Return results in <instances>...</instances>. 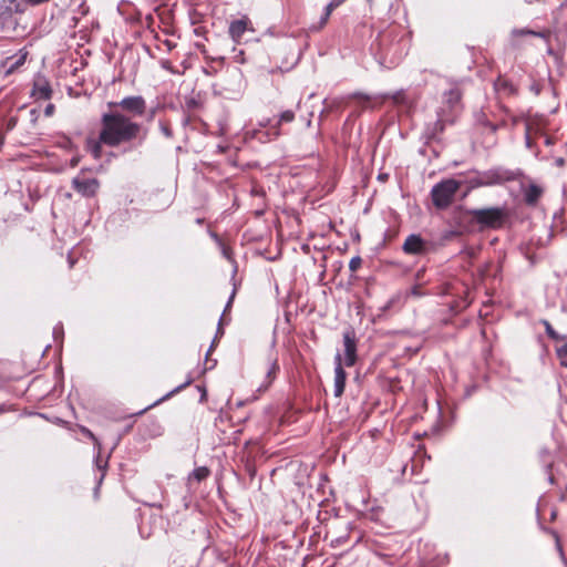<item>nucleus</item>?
<instances>
[{
	"label": "nucleus",
	"mask_w": 567,
	"mask_h": 567,
	"mask_svg": "<svg viewBox=\"0 0 567 567\" xmlns=\"http://www.w3.org/2000/svg\"><path fill=\"white\" fill-rule=\"evenodd\" d=\"M146 132L140 123L114 110L102 115L99 138L103 144L111 147L134 141L142 144L146 138Z\"/></svg>",
	"instance_id": "1"
},
{
	"label": "nucleus",
	"mask_w": 567,
	"mask_h": 567,
	"mask_svg": "<svg viewBox=\"0 0 567 567\" xmlns=\"http://www.w3.org/2000/svg\"><path fill=\"white\" fill-rule=\"evenodd\" d=\"M403 32L392 27L381 31L371 43V52L381 66L391 69L395 66L406 52Z\"/></svg>",
	"instance_id": "2"
},
{
	"label": "nucleus",
	"mask_w": 567,
	"mask_h": 567,
	"mask_svg": "<svg viewBox=\"0 0 567 567\" xmlns=\"http://www.w3.org/2000/svg\"><path fill=\"white\" fill-rule=\"evenodd\" d=\"M462 92L457 84L443 93L442 106L437 111L436 131L442 132L445 124L453 123L461 110Z\"/></svg>",
	"instance_id": "3"
},
{
	"label": "nucleus",
	"mask_w": 567,
	"mask_h": 567,
	"mask_svg": "<svg viewBox=\"0 0 567 567\" xmlns=\"http://www.w3.org/2000/svg\"><path fill=\"white\" fill-rule=\"evenodd\" d=\"M467 215L482 227L496 229L503 226L508 213L506 207H488L468 209Z\"/></svg>",
	"instance_id": "4"
},
{
	"label": "nucleus",
	"mask_w": 567,
	"mask_h": 567,
	"mask_svg": "<svg viewBox=\"0 0 567 567\" xmlns=\"http://www.w3.org/2000/svg\"><path fill=\"white\" fill-rule=\"evenodd\" d=\"M461 185V181L452 178L435 184L431 190L433 205L440 209L449 207Z\"/></svg>",
	"instance_id": "5"
},
{
	"label": "nucleus",
	"mask_w": 567,
	"mask_h": 567,
	"mask_svg": "<svg viewBox=\"0 0 567 567\" xmlns=\"http://www.w3.org/2000/svg\"><path fill=\"white\" fill-rule=\"evenodd\" d=\"M110 105L120 109V112L124 113L131 118L143 116L146 112V101L141 95L126 96L120 102L111 103Z\"/></svg>",
	"instance_id": "6"
},
{
	"label": "nucleus",
	"mask_w": 567,
	"mask_h": 567,
	"mask_svg": "<svg viewBox=\"0 0 567 567\" xmlns=\"http://www.w3.org/2000/svg\"><path fill=\"white\" fill-rule=\"evenodd\" d=\"M514 179L515 174L512 171L501 167H495L478 173V184H485V186L499 185Z\"/></svg>",
	"instance_id": "7"
},
{
	"label": "nucleus",
	"mask_w": 567,
	"mask_h": 567,
	"mask_svg": "<svg viewBox=\"0 0 567 567\" xmlns=\"http://www.w3.org/2000/svg\"><path fill=\"white\" fill-rule=\"evenodd\" d=\"M72 188L83 197H93L100 188V182L96 178L86 177L83 172L72 179Z\"/></svg>",
	"instance_id": "8"
},
{
	"label": "nucleus",
	"mask_w": 567,
	"mask_h": 567,
	"mask_svg": "<svg viewBox=\"0 0 567 567\" xmlns=\"http://www.w3.org/2000/svg\"><path fill=\"white\" fill-rule=\"evenodd\" d=\"M53 91L49 80L42 75L38 74L32 84L31 97L35 101H48L52 97Z\"/></svg>",
	"instance_id": "9"
},
{
	"label": "nucleus",
	"mask_w": 567,
	"mask_h": 567,
	"mask_svg": "<svg viewBox=\"0 0 567 567\" xmlns=\"http://www.w3.org/2000/svg\"><path fill=\"white\" fill-rule=\"evenodd\" d=\"M344 364L352 367L357 361V341L353 331L348 330L343 333Z\"/></svg>",
	"instance_id": "10"
},
{
	"label": "nucleus",
	"mask_w": 567,
	"mask_h": 567,
	"mask_svg": "<svg viewBox=\"0 0 567 567\" xmlns=\"http://www.w3.org/2000/svg\"><path fill=\"white\" fill-rule=\"evenodd\" d=\"M346 379H347V373L342 368L341 355L337 354L336 368H334V390H333L334 396L338 398V396L342 395V393L344 391V386H346Z\"/></svg>",
	"instance_id": "11"
},
{
	"label": "nucleus",
	"mask_w": 567,
	"mask_h": 567,
	"mask_svg": "<svg viewBox=\"0 0 567 567\" xmlns=\"http://www.w3.org/2000/svg\"><path fill=\"white\" fill-rule=\"evenodd\" d=\"M522 192L525 203L528 206H535L543 196L544 189L542 186L530 183L527 186H522Z\"/></svg>",
	"instance_id": "12"
},
{
	"label": "nucleus",
	"mask_w": 567,
	"mask_h": 567,
	"mask_svg": "<svg viewBox=\"0 0 567 567\" xmlns=\"http://www.w3.org/2000/svg\"><path fill=\"white\" fill-rule=\"evenodd\" d=\"M293 120H295V113L292 111L287 110V111L282 112L279 115V118L277 120V122L274 125H270L269 131L266 132L267 140L271 141V140L277 138L280 135L279 126L282 123H290Z\"/></svg>",
	"instance_id": "13"
},
{
	"label": "nucleus",
	"mask_w": 567,
	"mask_h": 567,
	"mask_svg": "<svg viewBox=\"0 0 567 567\" xmlns=\"http://www.w3.org/2000/svg\"><path fill=\"white\" fill-rule=\"evenodd\" d=\"M403 250L410 255L422 254L425 250V243L420 236L410 235L403 244Z\"/></svg>",
	"instance_id": "14"
},
{
	"label": "nucleus",
	"mask_w": 567,
	"mask_h": 567,
	"mask_svg": "<svg viewBox=\"0 0 567 567\" xmlns=\"http://www.w3.org/2000/svg\"><path fill=\"white\" fill-rule=\"evenodd\" d=\"M248 24H249V19L246 17L231 21L229 24V30H228L230 38L235 42H239L243 34L248 29Z\"/></svg>",
	"instance_id": "15"
},
{
	"label": "nucleus",
	"mask_w": 567,
	"mask_h": 567,
	"mask_svg": "<svg viewBox=\"0 0 567 567\" xmlns=\"http://www.w3.org/2000/svg\"><path fill=\"white\" fill-rule=\"evenodd\" d=\"M494 89L498 94L503 95H514L517 92V89L514 86V84L504 78H498L495 81Z\"/></svg>",
	"instance_id": "16"
},
{
	"label": "nucleus",
	"mask_w": 567,
	"mask_h": 567,
	"mask_svg": "<svg viewBox=\"0 0 567 567\" xmlns=\"http://www.w3.org/2000/svg\"><path fill=\"white\" fill-rule=\"evenodd\" d=\"M342 1H343V0H332V1H330V2L326 6V8H324L323 14H322V16H321V18H320V21H319L318 27H315L313 29H316V30H320V29H322V28L326 25V23L328 22V20H329V18H330V16H331V13H332V11H333L337 7H339V6H340V3H341Z\"/></svg>",
	"instance_id": "17"
},
{
	"label": "nucleus",
	"mask_w": 567,
	"mask_h": 567,
	"mask_svg": "<svg viewBox=\"0 0 567 567\" xmlns=\"http://www.w3.org/2000/svg\"><path fill=\"white\" fill-rule=\"evenodd\" d=\"M209 475V470L205 466L195 468L189 475H188V484L192 485L193 481L202 482L205 478H207Z\"/></svg>",
	"instance_id": "18"
},
{
	"label": "nucleus",
	"mask_w": 567,
	"mask_h": 567,
	"mask_svg": "<svg viewBox=\"0 0 567 567\" xmlns=\"http://www.w3.org/2000/svg\"><path fill=\"white\" fill-rule=\"evenodd\" d=\"M559 342L561 344L556 347V354L560 361V365L567 368V336Z\"/></svg>",
	"instance_id": "19"
},
{
	"label": "nucleus",
	"mask_w": 567,
	"mask_h": 567,
	"mask_svg": "<svg viewBox=\"0 0 567 567\" xmlns=\"http://www.w3.org/2000/svg\"><path fill=\"white\" fill-rule=\"evenodd\" d=\"M84 432L87 435V437H90L94 442V444L97 446V453H96V457H95V463H96L97 468L105 471V468L107 466V461H102L100 457V443H99L97 439L91 431L84 430Z\"/></svg>",
	"instance_id": "20"
},
{
	"label": "nucleus",
	"mask_w": 567,
	"mask_h": 567,
	"mask_svg": "<svg viewBox=\"0 0 567 567\" xmlns=\"http://www.w3.org/2000/svg\"><path fill=\"white\" fill-rule=\"evenodd\" d=\"M279 371V365H278V362L277 360H272L270 362V367L267 371V375H266V384L262 385V390H267L268 386L272 383V381L275 380L276 375H277V372Z\"/></svg>",
	"instance_id": "21"
},
{
	"label": "nucleus",
	"mask_w": 567,
	"mask_h": 567,
	"mask_svg": "<svg viewBox=\"0 0 567 567\" xmlns=\"http://www.w3.org/2000/svg\"><path fill=\"white\" fill-rule=\"evenodd\" d=\"M28 56V51L21 49L16 55L11 56L9 60L11 61L10 70L17 69L24 64Z\"/></svg>",
	"instance_id": "22"
},
{
	"label": "nucleus",
	"mask_w": 567,
	"mask_h": 567,
	"mask_svg": "<svg viewBox=\"0 0 567 567\" xmlns=\"http://www.w3.org/2000/svg\"><path fill=\"white\" fill-rule=\"evenodd\" d=\"M540 323L544 326V328H545V331H546L547 336H548L551 340H554V341H556V342H557V341H560L561 339H565V337H566V336H564V334H559L558 332H556V331L554 330V328L551 327V324L549 323V321H548V320L543 319V320L540 321Z\"/></svg>",
	"instance_id": "23"
},
{
	"label": "nucleus",
	"mask_w": 567,
	"mask_h": 567,
	"mask_svg": "<svg viewBox=\"0 0 567 567\" xmlns=\"http://www.w3.org/2000/svg\"><path fill=\"white\" fill-rule=\"evenodd\" d=\"M103 144L100 140L99 141H90L89 142V150L94 158H100L102 154V146Z\"/></svg>",
	"instance_id": "24"
},
{
	"label": "nucleus",
	"mask_w": 567,
	"mask_h": 567,
	"mask_svg": "<svg viewBox=\"0 0 567 567\" xmlns=\"http://www.w3.org/2000/svg\"><path fill=\"white\" fill-rule=\"evenodd\" d=\"M514 35H533V37H540L544 38L545 34L543 32H536L527 29H520V30H514Z\"/></svg>",
	"instance_id": "25"
},
{
	"label": "nucleus",
	"mask_w": 567,
	"mask_h": 567,
	"mask_svg": "<svg viewBox=\"0 0 567 567\" xmlns=\"http://www.w3.org/2000/svg\"><path fill=\"white\" fill-rule=\"evenodd\" d=\"M63 336H64L63 324L61 322H59L53 328V338L55 339V341H59V340L62 341Z\"/></svg>",
	"instance_id": "26"
},
{
	"label": "nucleus",
	"mask_w": 567,
	"mask_h": 567,
	"mask_svg": "<svg viewBox=\"0 0 567 567\" xmlns=\"http://www.w3.org/2000/svg\"><path fill=\"white\" fill-rule=\"evenodd\" d=\"M192 382H193V378H192V377H188V378H187V380H186L183 384H181V385L176 386L174 390H172L169 393H167V394L165 395V398H169L171 395H173V394H175V393H178L179 391H182L183 389H185L186 386H188Z\"/></svg>",
	"instance_id": "27"
},
{
	"label": "nucleus",
	"mask_w": 567,
	"mask_h": 567,
	"mask_svg": "<svg viewBox=\"0 0 567 567\" xmlns=\"http://www.w3.org/2000/svg\"><path fill=\"white\" fill-rule=\"evenodd\" d=\"M159 131L162 132V134L167 137V138H171L173 136V132L169 127V125L165 122H159Z\"/></svg>",
	"instance_id": "28"
},
{
	"label": "nucleus",
	"mask_w": 567,
	"mask_h": 567,
	"mask_svg": "<svg viewBox=\"0 0 567 567\" xmlns=\"http://www.w3.org/2000/svg\"><path fill=\"white\" fill-rule=\"evenodd\" d=\"M393 101L395 104H405L408 102L406 95L403 91L395 92L393 94Z\"/></svg>",
	"instance_id": "29"
},
{
	"label": "nucleus",
	"mask_w": 567,
	"mask_h": 567,
	"mask_svg": "<svg viewBox=\"0 0 567 567\" xmlns=\"http://www.w3.org/2000/svg\"><path fill=\"white\" fill-rule=\"evenodd\" d=\"M361 258L360 257H353L349 262V268L351 271H355L361 266Z\"/></svg>",
	"instance_id": "30"
},
{
	"label": "nucleus",
	"mask_w": 567,
	"mask_h": 567,
	"mask_svg": "<svg viewBox=\"0 0 567 567\" xmlns=\"http://www.w3.org/2000/svg\"><path fill=\"white\" fill-rule=\"evenodd\" d=\"M478 173L476 172L475 175L468 179V183L471 184V187H482L485 186V184H478Z\"/></svg>",
	"instance_id": "31"
},
{
	"label": "nucleus",
	"mask_w": 567,
	"mask_h": 567,
	"mask_svg": "<svg viewBox=\"0 0 567 567\" xmlns=\"http://www.w3.org/2000/svg\"><path fill=\"white\" fill-rule=\"evenodd\" d=\"M54 110H55L54 105H53L52 103H49V104L44 107L43 113H44V115H45V116H48V117H49V116H52V115H53Z\"/></svg>",
	"instance_id": "32"
},
{
	"label": "nucleus",
	"mask_w": 567,
	"mask_h": 567,
	"mask_svg": "<svg viewBox=\"0 0 567 567\" xmlns=\"http://www.w3.org/2000/svg\"><path fill=\"white\" fill-rule=\"evenodd\" d=\"M525 144L528 148H532V146H533L532 138L529 135V125L526 126Z\"/></svg>",
	"instance_id": "33"
},
{
	"label": "nucleus",
	"mask_w": 567,
	"mask_h": 567,
	"mask_svg": "<svg viewBox=\"0 0 567 567\" xmlns=\"http://www.w3.org/2000/svg\"><path fill=\"white\" fill-rule=\"evenodd\" d=\"M234 296H235V291H233V293H231V296H230V298H229V300H228V302H227V306H226V308H225V311L230 307V303H231V301H233Z\"/></svg>",
	"instance_id": "34"
},
{
	"label": "nucleus",
	"mask_w": 567,
	"mask_h": 567,
	"mask_svg": "<svg viewBox=\"0 0 567 567\" xmlns=\"http://www.w3.org/2000/svg\"><path fill=\"white\" fill-rule=\"evenodd\" d=\"M564 163H565V161H564V158H561V157H559V158H557V159H556V165H558V166H563V165H564Z\"/></svg>",
	"instance_id": "35"
},
{
	"label": "nucleus",
	"mask_w": 567,
	"mask_h": 567,
	"mask_svg": "<svg viewBox=\"0 0 567 567\" xmlns=\"http://www.w3.org/2000/svg\"><path fill=\"white\" fill-rule=\"evenodd\" d=\"M354 96H355V97H359V99H364V100H367V101L369 100V97H368V96H364V95H363V94H361V93H357V94H354Z\"/></svg>",
	"instance_id": "36"
},
{
	"label": "nucleus",
	"mask_w": 567,
	"mask_h": 567,
	"mask_svg": "<svg viewBox=\"0 0 567 567\" xmlns=\"http://www.w3.org/2000/svg\"><path fill=\"white\" fill-rule=\"evenodd\" d=\"M3 143H4V137H3V135L0 133V148L2 147Z\"/></svg>",
	"instance_id": "37"
},
{
	"label": "nucleus",
	"mask_w": 567,
	"mask_h": 567,
	"mask_svg": "<svg viewBox=\"0 0 567 567\" xmlns=\"http://www.w3.org/2000/svg\"><path fill=\"white\" fill-rule=\"evenodd\" d=\"M214 344H215V341L212 343L210 349L206 352V359L208 358V355H209V353H210V351H212V349H213Z\"/></svg>",
	"instance_id": "38"
},
{
	"label": "nucleus",
	"mask_w": 567,
	"mask_h": 567,
	"mask_svg": "<svg viewBox=\"0 0 567 567\" xmlns=\"http://www.w3.org/2000/svg\"><path fill=\"white\" fill-rule=\"evenodd\" d=\"M557 548H558V550H559L560 555L563 556V549H561V546L559 545V543H558V542H557Z\"/></svg>",
	"instance_id": "39"
},
{
	"label": "nucleus",
	"mask_w": 567,
	"mask_h": 567,
	"mask_svg": "<svg viewBox=\"0 0 567 567\" xmlns=\"http://www.w3.org/2000/svg\"><path fill=\"white\" fill-rule=\"evenodd\" d=\"M261 125H262V126L270 125V120H267V122H265V123L262 122V123H261Z\"/></svg>",
	"instance_id": "40"
},
{
	"label": "nucleus",
	"mask_w": 567,
	"mask_h": 567,
	"mask_svg": "<svg viewBox=\"0 0 567 567\" xmlns=\"http://www.w3.org/2000/svg\"><path fill=\"white\" fill-rule=\"evenodd\" d=\"M545 143H546L547 145H550V143H551L550 138H549V137H546V138H545Z\"/></svg>",
	"instance_id": "41"
},
{
	"label": "nucleus",
	"mask_w": 567,
	"mask_h": 567,
	"mask_svg": "<svg viewBox=\"0 0 567 567\" xmlns=\"http://www.w3.org/2000/svg\"><path fill=\"white\" fill-rule=\"evenodd\" d=\"M71 164H72V166H75V165L78 164V159H75V158H74V159H72V163H71Z\"/></svg>",
	"instance_id": "42"
},
{
	"label": "nucleus",
	"mask_w": 567,
	"mask_h": 567,
	"mask_svg": "<svg viewBox=\"0 0 567 567\" xmlns=\"http://www.w3.org/2000/svg\"><path fill=\"white\" fill-rule=\"evenodd\" d=\"M165 399H166V398L164 396V398H162L161 400H158L157 402H154V405H157V403H158V402H162V401H164Z\"/></svg>",
	"instance_id": "43"
},
{
	"label": "nucleus",
	"mask_w": 567,
	"mask_h": 567,
	"mask_svg": "<svg viewBox=\"0 0 567 567\" xmlns=\"http://www.w3.org/2000/svg\"><path fill=\"white\" fill-rule=\"evenodd\" d=\"M103 478H104V473H102V475L100 476L99 484L102 482Z\"/></svg>",
	"instance_id": "44"
},
{
	"label": "nucleus",
	"mask_w": 567,
	"mask_h": 567,
	"mask_svg": "<svg viewBox=\"0 0 567 567\" xmlns=\"http://www.w3.org/2000/svg\"><path fill=\"white\" fill-rule=\"evenodd\" d=\"M215 364H216V361H214L213 364L208 367V369H213L215 367Z\"/></svg>",
	"instance_id": "45"
},
{
	"label": "nucleus",
	"mask_w": 567,
	"mask_h": 567,
	"mask_svg": "<svg viewBox=\"0 0 567 567\" xmlns=\"http://www.w3.org/2000/svg\"><path fill=\"white\" fill-rule=\"evenodd\" d=\"M144 411H147V408H144V410H141V411H140V414H143V413H144Z\"/></svg>",
	"instance_id": "46"
},
{
	"label": "nucleus",
	"mask_w": 567,
	"mask_h": 567,
	"mask_svg": "<svg viewBox=\"0 0 567 567\" xmlns=\"http://www.w3.org/2000/svg\"><path fill=\"white\" fill-rule=\"evenodd\" d=\"M144 411H147V408H144V410H141V411H140V414H143V413H144Z\"/></svg>",
	"instance_id": "47"
},
{
	"label": "nucleus",
	"mask_w": 567,
	"mask_h": 567,
	"mask_svg": "<svg viewBox=\"0 0 567 567\" xmlns=\"http://www.w3.org/2000/svg\"><path fill=\"white\" fill-rule=\"evenodd\" d=\"M144 411H147V408H144V410H141V411H140V414H143V413H144Z\"/></svg>",
	"instance_id": "48"
},
{
	"label": "nucleus",
	"mask_w": 567,
	"mask_h": 567,
	"mask_svg": "<svg viewBox=\"0 0 567 567\" xmlns=\"http://www.w3.org/2000/svg\"><path fill=\"white\" fill-rule=\"evenodd\" d=\"M206 396V392L204 391L202 394V400Z\"/></svg>",
	"instance_id": "49"
}]
</instances>
